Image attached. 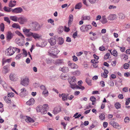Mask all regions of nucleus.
I'll use <instances>...</instances> for the list:
<instances>
[{
  "instance_id": "obj_28",
  "label": "nucleus",
  "mask_w": 130,
  "mask_h": 130,
  "mask_svg": "<svg viewBox=\"0 0 130 130\" xmlns=\"http://www.w3.org/2000/svg\"><path fill=\"white\" fill-rule=\"evenodd\" d=\"M82 5L81 3H79L77 4H76L75 7V9H80L82 7Z\"/></svg>"
},
{
  "instance_id": "obj_10",
  "label": "nucleus",
  "mask_w": 130,
  "mask_h": 130,
  "mask_svg": "<svg viewBox=\"0 0 130 130\" xmlns=\"http://www.w3.org/2000/svg\"><path fill=\"white\" fill-rule=\"evenodd\" d=\"M27 19L26 17H22L18 19V21L21 24H23L27 21Z\"/></svg>"
},
{
  "instance_id": "obj_30",
  "label": "nucleus",
  "mask_w": 130,
  "mask_h": 130,
  "mask_svg": "<svg viewBox=\"0 0 130 130\" xmlns=\"http://www.w3.org/2000/svg\"><path fill=\"white\" fill-rule=\"evenodd\" d=\"M4 9L5 11L7 12H9L11 11V8H10L9 7H6V6L4 7Z\"/></svg>"
},
{
  "instance_id": "obj_3",
  "label": "nucleus",
  "mask_w": 130,
  "mask_h": 130,
  "mask_svg": "<svg viewBox=\"0 0 130 130\" xmlns=\"http://www.w3.org/2000/svg\"><path fill=\"white\" fill-rule=\"evenodd\" d=\"M48 108V105L47 104H44L42 106H38L37 107L36 110L37 112H40L41 114H45L47 113V109Z\"/></svg>"
},
{
  "instance_id": "obj_64",
  "label": "nucleus",
  "mask_w": 130,
  "mask_h": 130,
  "mask_svg": "<svg viewBox=\"0 0 130 130\" xmlns=\"http://www.w3.org/2000/svg\"><path fill=\"white\" fill-rule=\"evenodd\" d=\"M118 97L119 99H123L124 98L123 95L121 94L119 95Z\"/></svg>"
},
{
  "instance_id": "obj_17",
  "label": "nucleus",
  "mask_w": 130,
  "mask_h": 130,
  "mask_svg": "<svg viewBox=\"0 0 130 130\" xmlns=\"http://www.w3.org/2000/svg\"><path fill=\"white\" fill-rule=\"evenodd\" d=\"M59 70L63 72H67L69 71V69L68 67H63V68H60Z\"/></svg>"
},
{
  "instance_id": "obj_25",
  "label": "nucleus",
  "mask_w": 130,
  "mask_h": 130,
  "mask_svg": "<svg viewBox=\"0 0 130 130\" xmlns=\"http://www.w3.org/2000/svg\"><path fill=\"white\" fill-rule=\"evenodd\" d=\"M63 61L62 59H58L56 60L55 63L57 65L61 64L63 63Z\"/></svg>"
},
{
  "instance_id": "obj_37",
  "label": "nucleus",
  "mask_w": 130,
  "mask_h": 130,
  "mask_svg": "<svg viewBox=\"0 0 130 130\" xmlns=\"http://www.w3.org/2000/svg\"><path fill=\"white\" fill-rule=\"evenodd\" d=\"M1 30L2 31H4L5 28V26L3 23H2L0 26Z\"/></svg>"
},
{
  "instance_id": "obj_52",
  "label": "nucleus",
  "mask_w": 130,
  "mask_h": 130,
  "mask_svg": "<svg viewBox=\"0 0 130 130\" xmlns=\"http://www.w3.org/2000/svg\"><path fill=\"white\" fill-rule=\"evenodd\" d=\"M14 53L16 51L17 53H19L20 52V50L16 47H14Z\"/></svg>"
},
{
  "instance_id": "obj_21",
  "label": "nucleus",
  "mask_w": 130,
  "mask_h": 130,
  "mask_svg": "<svg viewBox=\"0 0 130 130\" xmlns=\"http://www.w3.org/2000/svg\"><path fill=\"white\" fill-rule=\"evenodd\" d=\"M26 118L25 119V121L27 123L31 122L33 123L34 122V121L30 117L26 116Z\"/></svg>"
},
{
  "instance_id": "obj_19",
  "label": "nucleus",
  "mask_w": 130,
  "mask_h": 130,
  "mask_svg": "<svg viewBox=\"0 0 130 130\" xmlns=\"http://www.w3.org/2000/svg\"><path fill=\"white\" fill-rule=\"evenodd\" d=\"M15 75L14 74L11 73L9 76V78L10 80L11 81H14L15 80Z\"/></svg>"
},
{
  "instance_id": "obj_46",
  "label": "nucleus",
  "mask_w": 130,
  "mask_h": 130,
  "mask_svg": "<svg viewBox=\"0 0 130 130\" xmlns=\"http://www.w3.org/2000/svg\"><path fill=\"white\" fill-rule=\"evenodd\" d=\"M104 73L105 74V76H103V77H105V78H106L107 76V74H108V71L106 70H104Z\"/></svg>"
},
{
  "instance_id": "obj_9",
  "label": "nucleus",
  "mask_w": 130,
  "mask_h": 130,
  "mask_svg": "<svg viewBox=\"0 0 130 130\" xmlns=\"http://www.w3.org/2000/svg\"><path fill=\"white\" fill-rule=\"evenodd\" d=\"M56 36H54L53 37L51 38L50 39H48V41L51 45H53L56 43V41L55 39V38Z\"/></svg>"
},
{
  "instance_id": "obj_12",
  "label": "nucleus",
  "mask_w": 130,
  "mask_h": 130,
  "mask_svg": "<svg viewBox=\"0 0 130 130\" xmlns=\"http://www.w3.org/2000/svg\"><path fill=\"white\" fill-rule=\"evenodd\" d=\"M23 9L21 7L16 8L12 10V12L15 13H21Z\"/></svg>"
},
{
  "instance_id": "obj_34",
  "label": "nucleus",
  "mask_w": 130,
  "mask_h": 130,
  "mask_svg": "<svg viewBox=\"0 0 130 130\" xmlns=\"http://www.w3.org/2000/svg\"><path fill=\"white\" fill-rule=\"evenodd\" d=\"M12 27L13 28H19L20 26L18 24L15 23H13L12 25Z\"/></svg>"
},
{
  "instance_id": "obj_42",
  "label": "nucleus",
  "mask_w": 130,
  "mask_h": 130,
  "mask_svg": "<svg viewBox=\"0 0 130 130\" xmlns=\"http://www.w3.org/2000/svg\"><path fill=\"white\" fill-rule=\"evenodd\" d=\"M43 94H44L45 96H47L48 95V91L46 89L44 90L42 92Z\"/></svg>"
},
{
  "instance_id": "obj_56",
  "label": "nucleus",
  "mask_w": 130,
  "mask_h": 130,
  "mask_svg": "<svg viewBox=\"0 0 130 130\" xmlns=\"http://www.w3.org/2000/svg\"><path fill=\"white\" fill-rule=\"evenodd\" d=\"M91 62L93 63H97L98 62V61L97 60H95V59H92L91 60Z\"/></svg>"
},
{
  "instance_id": "obj_2",
  "label": "nucleus",
  "mask_w": 130,
  "mask_h": 130,
  "mask_svg": "<svg viewBox=\"0 0 130 130\" xmlns=\"http://www.w3.org/2000/svg\"><path fill=\"white\" fill-rule=\"evenodd\" d=\"M69 82L70 84V87L72 89H74L75 88L77 89H79L82 90H84L85 87L80 85L78 86L76 85V78L74 76H73L70 78L69 79Z\"/></svg>"
},
{
  "instance_id": "obj_20",
  "label": "nucleus",
  "mask_w": 130,
  "mask_h": 130,
  "mask_svg": "<svg viewBox=\"0 0 130 130\" xmlns=\"http://www.w3.org/2000/svg\"><path fill=\"white\" fill-rule=\"evenodd\" d=\"M4 99L6 102L7 103H10L11 102V99L8 96H6L4 97Z\"/></svg>"
},
{
  "instance_id": "obj_48",
  "label": "nucleus",
  "mask_w": 130,
  "mask_h": 130,
  "mask_svg": "<svg viewBox=\"0 0 130 130\" xmlns=\"http://www.w3.org/2000/svg\"><path fill=\"white\" fill-rule=\"evenodd\" d=\"M126 101L125 103V105H127L129 104V103L130 102V98H127L126 99Z\"/></svg>"
},
{
  "instance_id": "obj_13",
  "label": "nucleus",
  "mask_w": 130,
  "mask_h": 130,
  "mask_svg": "<svg viewBox=\"0 0 130 130\" xmlns=\"http://www.w3.org/2000/svg\"><path fill=\"white\" fill-rule=\"evenodd\" d=\"M61 108L60 107H55L53 110V113L54 114L56 115L61 111Z\"/></svg>"
},
{
  "instance_id": "obj_18",
  "label": "nucleus",
  "mask_w": 130,
  "mask_h": 130,
  "mask_svg": "<svg viewBox=\"0 0 130 130\" xmlns=\"http://www.w3.org/2000/svg\"><path fill=\"white\" fill-rule=\"evenodd\" d=\"M35 100L33 98L30 99L26 102V104L29 105H33L34 103Z\"/></svg>"
},
{
  "instance_id": "obj_29",
  "label": "nucleus",
  "mask_w": 130,
  "mask_h": 130,
  "mask_svg": "<svg viewBox=\"0 0 130 130\" xmlns=\"http://www.w3.org/2000/svg\"><path fill=\"white\" fill-rule=\"evenodd\" d=\"M80 73V72L78 70H76L73 73V74L76 76H78L79 75Z\"/></svg>"
},
{
  "instance_id": "obj_51",
  "label": "nucleus",
  "mask_w": 130,
  "mask_h": 130,
  "mask_svg": "<svg viewBox=\"0 0 130 130\" xmlns=\"http://www.w3.org/2000/svg\"><path fill=\"white\" fill-rule=\"evenodd\" d=\"M77 66L75 63H73L71 68L73 69L77 68Z\"/></svg>"
},
{
  "instance_id": "obj_49",
  "label": "nucleus",
  "mask_w": 130,
  "mask_h": 130,
  "mask_svg": "<svg viewBox=\"0 0 130 130\" xmlns=\"http://www.w3.org/2000/svg\"><path fill=\"white\" fill-rule=\"evenodd\" d=\"M90 100L92 102H94L95 101L96 99L94 96H93L90 97Z\"/></svg>"
},
{
  "instance_id": "obj_55",
  "label": "nucleus",
  "mask_w": 130,
  "mask_h": 130,
  "mask_svg": "<svg viewBox=\"0 0 130 130\" xmlns=\"http://www.w3.org/2000/svg\"><path fill=\"white\" fill-rule=\"evenodd\" d=\"M8 95L7 96H8L9 97H12L14 96V94L13 93H9L8 94Z\"/></svg>"
},
{
  "instance_id": "obj_50",
  "label": "nucleus",
  "mask_w": 130,
  "mask_h": 130,
  "mask_svg": "<svg viewBox=\"0 0 130 130\" xmlns=\"http://www.w3.org/2000/svg\"><path fill=\"white\" fill-rule=\"evenodd\" d=\"M116 8L117 7L116 6L110 5L109 6L108 8L109 9H116Z\"/></svg>"
},
{
  "instance_id": "obj_26",
  "label": "nucleus",
  "mask_w": 130,
  "mask_h": 130,
  "mask_svg": "<svg viewBox=\"0 0 130 130\" xmlns=\"http://www.w3.org/2000/svg\"><path fill=\"white\" fill-rule=\"evenodd\" d=\"M10 19L13 21L16 22L18 21V18L16 16H11L10 17Z\"/></svg>"
},
{
  "instance_id": "obj_43",
  "label": "nucleus",
  "mask_w": 130,
  "mask_h": 130,
  "mask_svg": "<svg viewBox=\"0 0 130 130\" xmlns=\"http://www.w3.org/2000/svg\"><path fill=\"white\" fill-rule=\"evenodd\" d=\"M124 120L125 123H128L130 120L129 118L128 117H126L124 119Z\"/></svg>"
},
{
  "instance_id": "obj_57",
  "label": "nucleus",
  "mask_w": 130,
  "mask_h": 130,
  "mask_svg": "<svg viewBox=\"0 0 130 130\" xmlns=\"http://www.w3.org/2000/svg\"><path fill=\"white\" fill-rule=\"evenodd\" d=\"M23 54L24 55H25V56L26 57L27 55V53L26 51L24 49H23Z\"/></svg>"
},
{
  "instance_id": "obj_59",
  "label": "nucleus",
  "mask_w": 130,
  "mask_h": 130,
  "mask_svg": "<svg viewBox=\"0 0 130 130\" xmlns=\"http://www.w3.org/2000/svg\"><path fill=\"white\" fill-rule=\"evenodd\" d=\"M108 123L107 122H105L103 123V125L104 128H106L107 126Z\"/></svg>"
},
{
  "instance_id": "obj_5",
  "label": "nucleus",
  "mask_w": 130,
  "mask_h": 130,
  "mask_svg": "<svg viewBox=\"0 0 130 130\" xmlns=\"http://www.w3.org/2000/svg\"><path fill=\"white\" fill-rule=\"evenodd\" d=\"M14 47H10L7 49L6 51V54L9 56L13 55L14 53Z\"/></svg>"
},
{
  "instance_id": "obj_58",
  "label": "nucleus",
  "mask_w": 130,
  "mask_h": 130,
  "mask_svg": "<svg viewBox=\"0 0 130 130\" xmlns=\"http://www.w3.org/2000/svg\"><path fill=\"white\" fill-rule=\"evenodd\" d=\"M77 31L74 32L73 34V37L74 38H75L76 37V36H77Z\"/></svg>"
},
{
  "instance_id": "obj_7",
  "label": "nucleus",
  "mask_w": 130,
  "mask_h": 130,
  "mask_svg": "<svg viewBox=\"0 0 130 130\" xmlns=\"http://www.w3.org/2000/svg\"><path fill=\"white\" fill-rule=\"evenodd\" d=\"M14 36L13 33L11 32V31H8L6 34L7 40L8 41L10 40Z\"/></svg>"
},
{
  "instance_id": "obj_44",
  "label": "nucleus",
  "mask_w": 130,
  "mask_h": 130,
  "mask_svg": "<svg viewBox=\"0 0 130 130\" xmlns=\"http://www.w3.org/2000/svg\"><path fill=\"white\" fill-rule=\"evenodd\" d=\"M4 21H6L7 23L10 24V20L9 18L7 17H5L4 18Z\"/></svg>"
},
{
  "instance_id": "obj_33",
  "label": "nucleus",
  "mask_w": 130,
  "mask_h": 130,
  "mask_svg": "<svg viewBox=\"0 0 130 130\" xmlns=\"http://www.w3.org/2000/svg\"><path fill=\"white\" fill-rule=\"evenodd\" d=\"M115 106L116 109H119L121 107V104L117 102L115 104Z\"/></svg>"
},
{
  "instance_id": "obj_62",
  "label": "nucleus",
  "mask_w": 130,
  "mask_h": 130,
  "mask_svg": "<svg viewBox=\"0 0 130 130\" xmlns=\"http://www.w3.org/2000/svg\"><path fill=\"white\" fill-rule=\"evenodd\" d=\"M70 29L69 27L67 28L66 26H64V31H65L68 32L69 30Z\"/></svg>"
},
{
  "instance_id": "obj_16",
  "label": "nucleus",
  "mask_w": 130,
  "mask_h": 130,
  "mask_svg": "<svg viewBox=\"0 0 130 130\" xmlns=\"http://www.w3.org/2000/svg\"><path fill=\"white\" fill-rule=\"evenodd\" d=\"M10 70L8 66H4L3 67V73L6 74L9 72Z\"/></svg>"
},
{
  "instance_id": "obj_41",
  "label": "nucleus",
  "mask_w": 130,
  "mask_h": 130,
  "mask_svg": "<svg viewBox=\"0 0 130 130\" xmlns=\"http://www.w3.org/2000/svg\"><path fill=\"white\" fill-rule=\"evenodd\" d=\"M11 60L10 59H7L3 60L2 64L4 65L5 63L7 62H10L11 61Z\"/></svg>"
},
{
  "instance_id": "obj_31",
  "label": "nucleus",
  "mask_w": 130,
  "mask_h": 130,
  "mask_svg": "<svg viewBox=\"0 0 130 130\" xmlns=\"http://www.w3.org/2000/svg\"><path fill=\"white\" fill-rule=\"evenodd\" d=\"M62 100L63 101H65L67 100V95L64 93H62Z\"/></svg>"
},
{
  "instance_id": "obj_39",
  "label": "nucleus",
  "mask_w": 130,
  "mask_h": 130,
  "mask_svg": "<svg viewBox=\"0 0 130 130\" xmlns=\"http://www.w3.org/2000/svg\"><path fill=\"white\" fill-rule=\"evenodd\" d=\"M99 117L100 119L101 120H104L105 119V115L104 114H101L99 116Z\"/></svg>"
},
{
  "instance_id": "obj_61",
  "label": "nucleus",
  "mask_w": 130,
  "mask_h": 130,
  "mask_svg": "<svg viewBox=\"0 0 130 130\" xmlns=\"http://www.w3.org/2000/svg\"><path fill=\"white\" fill-rule=\"evenodd\" d=\"M73 16L72 14H70L69 17V20L70 21H73Z\"/></svg>"
},
{
  "instance_id": "obj_15",
  "label": "nucleus",
  "mask_w": 130,
  "mask_h": 130,
  "mask_svg": "<svg viewBox=\"0 0 130 130\" xmlns=\"http://www.w3.org/2000/svg\"><path fill=\"white\" fill-rule=\"evenodd\" d=\"M109 124L112 126L113 127L117 128L119 127V125L118 123L113 121H111L109 122Z\"/></svg>"
},
{
  "instance_id": "obj_24",
  "label": "nucleus",
  "mask_w": 130,
  "mask_h": 130,
  "mask_svg": "<svg viewBox=\"0 0 130 130\" xmlns=\"http://www.w3.org/2000/svg\"><path fill=\"white\" fill-rule=\"evenodd\" d=\"M15 42L19 46H21L23 45L22 42H21L20 39L19 38L16 39L15 40Z\"/></svg>"
},
{
  "instance_id": "obj_22",
  "label": "nucleus",
  "mask_w": 130,
  "mask_h": 130,
  "mask_svg": "<svg viewBox=\"0 0 130 130\" xmlns=\"http://www.w3.org/2000/svg\"><path fill=\"white\" fill-rule=\"evenodd\" d=\"M80 29L83 32L87 31L88 30L86 25H83L80 27Z\"/></svg>"
},
{
  "instance_id": "obj_36",
  "label": "nucleus",
  "mask_w": 130,
  "mask_h": 130,
  "mask_svg": "<svg viewBox=\"0 0 130 130\" xmlns=\"http://www.w3.org/2000/svg\"><path fill=\"white\" fill-rule=\"evenodd\" d=\"M16 4H13V1H10L9 4V6L11 7H12L15 6Z\"/></svg>"
},
{
  "instance_id": "obj_35",
  "label": "nucleus",
  "mask_w": 130,
  "mask_h": 130,
  "mask_svg": "<svg viewBox=\"0 0 130 130\" xmlns=\"http://www.w3.org/2000/svg\"><path fill=\"white\" fill-rule=\"evenodd\" d=\"M110 52L111 53V54H112L114 56H116L117 54V52L116 50H113L112 51V52H111V51H110Z\"/></svg>"
},
{
  "instance_id": "obj_14",
  "label": "nucleus",
  "mask_w": 130,
  "mask_h": 130,
  "mask_svg": "<svg viewBox=\"0 0 130 130\" xmlns=\"http://www.w3.org/2000/svg\"><path fill=\"white\" fill-rule=\"evenodd\" d=\"M117 18V15L115 14H110L108 17L107 18L109 20H114L116 19Z\"/></svg>"
},
{
  "instance_id": "obj_38",
  "label": "nucleus",
  "mask_w": 130,
  "mask_h": 130,
  "mask_svg": "<svg viewBox=\"0 0 130 130\" xmlns=\"http://www.w3.org/2000/svg\"><path fill=\"white\" fill-rule=\"evenodd\" d=\"M119 18L120 19H123L124 17L125 16L124 14L122 13H120L119 14Z\"/></svg>"
},
{
  "instance_id": "obj_63",
  "label": "nucleus",
  "mask_w": 130,
  "mask_h": 130,
  "mask_svg": "<svg viewBox=\"0 0 130 130\" xmlns=\"http://www.w3.org/2000/svg\"><path fill=\"white\" fill-rule=\"evenodd\" d=\"M122 90L123 91L125 92H127L128 91V88L127 87L124 88Z\"/></svg>"
},
{
  "instance_id": "obj_40",
  "label": "nucleus",
  "mask_w": 130,
  "mask_h": 130,
  "mask_svg": "<svg viewBox=\"0 0 130 130\" xmlns=\"http://www.w3.org/2000/svg\"><path fill=\"white\" fill-rule=\"evenodd\" d=\"M82 20H88L90 19V18L89 17L86 16H83L81 18Z\"/></svg>"
},
{
  "instance_id": "obj_47",
  "label": "nucleus",
  "mask_w": 130,
  "mask_h": 130,
  "mask_svg": "<svg viewBox=\"0 0 130 130\" xmlns=\"http://www.w3.org/2000/svg\"><path fill=\"white\" fill-rule=\"evenodd\" d=\"M102 39L105 42H107L108 41V39L107 38L105 37V36H103Z\"/></svg>"
},
{
  "instance_id": "obj_27",
  "label": "nucleus",
  "mask_w": 130,
  "mask_h": 130,
  "mask_svg": "<svg viewBox=\"0 0 130 130\" xmlns=\"http://www.w3.org/2000/svg\"><path fill=\"white\" fill-rule=\"evenodd\" d=\"M64 43V40L63 38L61 37H59L58 38V43L60 45H61Z\"/></svg>"
},
{
  "instance_id": "obj_45",
  "label": "nucleus",
  "mask_w": 130,
  "mask_h": 130,
  "mask_svg": "<svg viewBox=\"0 0 130 130\" xmlns=\"http://www.w3.org/2000/svg\"><path fill=\"white\" fill-rule=\"evenodd\" d=\"M129 64L125 63L123 65L124 68L125 69H127L129 67Z\"/></svg>"
},
{
  "instance_id": "obj_54",
  "label": "nucleus",
  "mask_w": 130,
  "mask_h": 130,
  "mask_svg": "<svg viewBox=\"0 0 130 130\" xmlns=\"http://www.w3.org/2000/svg\"><path fill=\"white\" fill-rule=\"evenodd\" d=\"M105 49V48L104 46H102L100 47H99V49L100 51H104Z\"/></svg>"
},
{
  "instance_id": "obj_8",
  "label": "nucleus",
  "mask_w": 130,
  "mask_h": 130,
  "mask_svg": "<svg viewBox=\"0 0 130 130\" xmlns=\"http://www.w3.org/2000/svg\"><path fill=\"white\" fill-rule=\"evenodd\" d=\"M28 79L27 78H25L23 79L21 82L20 84L25 86H27L28 85Z\"/></svg>"
},
{
  "instance_id": "obj_32",
  "label": "nucleus",
  "mask_w": 130,
  "mask_h": 130,
  "mask_svg": "<svg viewBox=\"0 0 130 130\" xmlns=\"http://www.w3.org/2000/svg\"><path fill=\"white\" fill-rule=\"evenodd\" d=\"M86 82L89 85H91V80L89 78H87L86 80Z\"/></svg>"
},
{
  "instance_id": "obj_53",
  "label": "nucleus",
  "mask_w": 130,
  "mask_h": 130,
  "mask_svg": "<svg viewBox=\"0 0 130 130\" xmlns=\"http://www.w3.org/2000/svg\"><path fill=\"white\" fill-rule=\"evenodd\" d=\"M48 22L52 24L53 25H54V20L52 19H50L48 20Z\"/></svg>"
},
{
  "instance_id": "obj_60",
  "label": "nucleus",
  "mask_w": 130,
  "mask_h": 130,
  "mask_svg": "<svg viewBox=\"0 0 130 130\" xmlns=\"http://www.w3.org/2000/svg\"><path fill=\"white\" fill-rule=\"evenodd\" d=\"M72 58H73V60L74 61H76L78 60L77 57L74 55L72 56Z\"/></svg>"
},
{
  "instance_id": "obj_6",
  "label": "nucleus",
  "mask_w": 130,
  "mask_h": 130,
  "mask_svg": "<svg viewBox=\"0 0 130 130\" xmlns=\"http://www.w3.org/2000/svg\"><path fill=\"white\" fill-rule=\"evenodd\" d=\"M60 51L57 48H53L50 50L49 52L50 54L52 56L56 57L57 55L59 52Z\"/></svg>"
},
{
  "instance_id": "obj_1",
  "label": "nucleus",
  "mask_w": 130,
  "mask_h": 130,
  "mask_svg": "<svg viewBox=\"0 0 130 130\" xmlns=\"http://www.w3.org/2000/svg\"><path fill=\"white\" fill-rule=\"evenodd\" d=\"M31 30L30 29H27L25 28L23 29V31L26 36L28 37L32 36L35 39H39L40 38L41 36L37 33H33L30 31Z\"/></svg>"
},
{
  "instance_id": "obj_11",
  "label": "nucleus",
  "mask_w": 130,
  "mask_h": 130,
  "mask_svg": "<svg viewBox=\"0 0 130 130\" xmlns=\"http://www.w3.org/2000/svg\"><path fill=\"white\" fill-rule=\"evenodd\" d=\"M26 90L24 88H23L21 90V92L19 93L21 97H24L26 95Z\"/></svg>"
},
{
  "instance_id": "obj_23",
  "label": "nucleus",
  "mask_w": 130,
  "mask_h": 130,
  "mask_svg": "<svg viewBox=\"0 0 130 130\" xmlns=\"http://www.w3.org/2000/svg\"><path fill=\"white\" fill-rule=\"evenodd\" d=\"M101 22L103 24H105L107 22V20L106 18L105 15H104L102 17Z\"/></svg>"
},
{
  "instance_id": "obj_4",
  "label": "nucleus",
  "mask_w": 130,
  "mask_h": 130,
  "mask_svg": "<svg viewBox=\"0 0 130 130\" xmlns=\"http://www.w3.org/2000/svg\"><path fill=\"white\" fill-rule=\"evenodd\" d=\"M31 28L35 31H37L40 30L41 26L36 22H32L31 23Z\"/></svg>"
}]
</instances>
